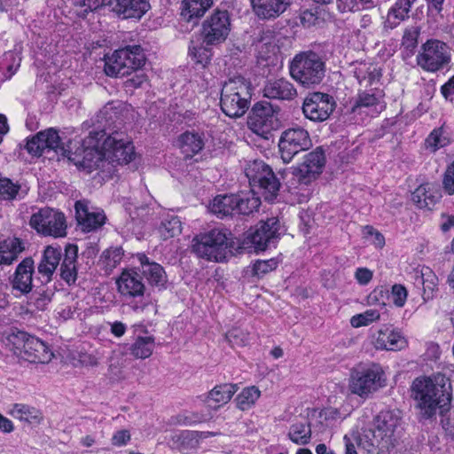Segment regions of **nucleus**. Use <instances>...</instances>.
<instances>
[{
  "mask_svg": "<svg viewBox=\"0 0 454 454\" xmlns=\"http://www.w3.org/2000/svg\"><path fill=\"white\" fill-rule=\"evenodd\" d=\"M420 33V29L418 27H411L405 29L402 44L407 50L413 51L418 45V38Z\"/></svg>",
  "mask_w": 454,
  "mask_h": 454,
  "instance_id": "nucleus-53",
  "label": "nucleus"
},
{
  "mask_svg": "<svg viewBox=\"0 0 454 454\" xmlns=\"http://www.w3.org/2000/svg\"><path fill=\"white\" fill-rule=\"evenodd\" d=\"M235 195V209L238 215H250L261 205V200L253 189L240 192Z\"/></svg>",
  "mask_w": 454,
  "mask_h": 454,
  "instance_id": "nucleus-36",
  "label": "nucleus"
},
{
  "mask_svg": "<svg viewBox=\"0 0 454 454\" xmlns=\"http://www.w3.org/2000/svg\"><path fill=\"white\" fill-rule=\"evenodd\" d=\"M442 192L436 184L424 183L411 192V200L419 209L432 210L440 202Z\"/></svg>",
  "mask_w": 454,
  "mask_h": 454,
  "instance_id": "nucleus-21",
  "label": "nucleus"
},
{
  "mask_svg": "<svg viewBox=\"0 0 454 454\" xmlns=\"http://www.w3.org/2000/svg\"><path fill=\"white\" fill-rule=\"evenodd\" d=\"M278 239L273 229H255L254 231L247 232L242 240L234 238L238 242V247L234 248L235 254L243 251L254 252L264 251L271 245H275Z\"/></svg>",
  "mask_w": 454,
  "mask_h": 454,
  "instance_id": "nucleus-18",
  "label": "nucleus"
},
{
  "mask_svg": "<svg viewBox=\"0 0 454 454\" xmlns=\"http://www.w3.org/2000/svg\"><path fill=\"white\" fill-rule=\"evenodd\" d=\"M155 340L153 335L145 332V335H137L130 345V354L137 359L149 357L154 349Z\"/></svg>",
  "mask_w": 454,
  "mask_h": 454,
  "instance_id": "nucleus-38",
  "label": "nucleus"
},
{
  "mask_svg": "<svg viewBox=\"0 0 454 454\" xmlns=\"http://www.w3.org/2000/svg\"><path fill=\"white\" fill-rule=\"evenodd\" d=\"M149 8L147 0H115L114 11L123 19H140Z\"/></svg>",
  "mask_w": 454,
  "mask_h": 454,
  "instance_id": "nucleus-29",
  "label": "nucleus"
},
{
  "mask_svg": "<svg viewBox=\"0 0 454 454\" xmlns=\"http://www.w3.org/2000/svg\"><path fill=\"white\" fill-rule=\"evenodd\" d=\"M177 143L185 157H192L199 153L205 145L203 135L193 131H186L181 134Z\"/></svg>",
  "mask_w": 454,
  "mask_h": 454,
  "instance_id": "nucleus-33",
  "label": "nucleus"
},
{
  "mask_svg": "<svg viewBox=\"0 0 454 454\" xmlns=\"http://www.w3.org/2000/svg\"><path fill=\"white\" fill-rule=\"evenodd\" d=\"M380 314L378 310L370 309L363 313L356 314L350 318V324L353 327L358 328L366 326L375 321H378Z\"/></svg>",
  "mask_w": 454,
  "mask_h": 454,
  "instance_id": "nucleus-48",
  "label": "nucleus"
},
{
  "mask_svg": "<svg viewBox=\"0 0 454 454\" xmlns=\"http://www.w3.org/2000/svg\"><path fill=\"white\" fill-rule=\"evenodd\" d=\"M235 195L225 194L216 196L208 206L209 211L218 218H224L236 215Z\"/></svg>",
  "mask_w": 454,
  "mask_h": 454,
  "instance_id": "nucleus-35",
  "label": "nucleus"
},
{
  "mask_svg": "<svg viewBox=\"0 0 454 454\" xmlns=\"http://www.w3.org/2000/svg\"><path fill=\"white\" fill-rule=\"evenodd\" d=\"M365 231L364 235L368 242L380 248L385 245V238L377 229H365Z\"/></svg>",
  "mask_w": 454,
  "mask_h": 454,
  "instance_id": "nucleus-58",
  "label": "nucleus"
},
{
  "mask_svg": "<svg viewBox=\"0 0 454 454\" xmlns=\"http://www.w3.org/2000/svg\"><path fill=\"white\" fill-rule=\"evenodd\" d=\"M442 188L448 195L454 194V160L445 169L442 177Z\"/></svg>",
  "mask_w": 454,
  "mask_h": 454,
  "instance_id": "nucleus-54",
  "label": "nucleus"
},
{
  "mask_svg": "<svg viewBox=\"0 0 454 454\" xmlns=\"http://www.w3.org/2000/svg\"><path fill=\"white\" fill-rule=\"evenodd\" d=\"M231 29L230 14L227 11L215 10L202 23L203 43L218 45L223 43Z\"/></svg>",
  "mask_w": 454,
  "mask_h": 454,
  "instance_id": "nucleus-12",
  "label": "nucleus"
},
{
  "mask_svg": "<svg viewBox=\"0 0 454 454\" xmlns=\"http://www.w3.org/2000/svg\"><path fill=\"white\" fill-rule=\"evenodd\" d=\"M406 345L407 341L403 334L389 327L380 329L375 340V347L379 349L396 351L404 348Z\"/></svg>",
  "mask_w": 454,
  "mask_h": 454,
  "instance_id": "nucleus-28",
  "label": "nucleus"
},
{
  "mask_svg": "<svg viewBox=\"0 0 454 454\" xmlns=\"http://www.w3.org/2000/svg\"><path fill=\"white\" fill-rule=\"evenodd\" d=\"M335 108L333 98L328 94L314 92L307 97L302 105L306 118L313 121L327 120Z\"/></svg>",
  "mask_w": 454,
  "mask_h": 454,
  "instance_id": "nucleus-17",
  "label": "nucleus"
},
{
  "mask_svg": "<svg viewBox=\"0 0 454 454\" xmlns=\"http://www.w3.org/2000/svg\"><path fill=\"white\" fill-rule=\"evenodd\" d=\"M20 190V185L0 174V200H14Z\"/></svg>",
  "mask_w": 454,
  "mask_h": 454,
  "instance_id": "nucleus-49",
  "label": "nucleus"
},
{
  "mask_svg": "<svg viewBox=\"0 0 454 454\" xmlns=\"http://www.w3.org/2000/svg\"><path fill=\"white\" fill-rule=\"evenodd\" d=\"M123 250L121 247H111L105 250L100 255L98 266L106 275H109L122 260Z\"/></svg>",
  "mask_w": 454,
  "mask_h": 454,
  "instance_id": "nucleus-43",
  "label": "nucleus"
},
{
  "mask_svg": "<svg viewBox=\"0 0 454 454\" xmlns=\"http://www.w3.org/2000/svg\"><path fill=\"white\" fill-rule=\"evenodd\" d=\"M278 262L274 259L257 260L252 265V273L254 276L261 278L265 274L274 270L278 267Z\"/></svg>",
  "mask_w": 454,
  "mask_h": 454,
  "instance_id": "nucleus-52",
  "label": "nucleus"
},
{
  "mask_svg": "<svg viewBox=\"0 0 454 454\" xmlns=\"http://www.w3.org/2000/svg\"><path fill=\"white\" fill-rule=\"evenodd\" d=\"M289 74L299 84L305 88L318 85L325 77V63L312 51L296 54L289 62Z\"/></svg>",
  "mask_w": 454,
  "mask_h": 454,
  "instance_id": "nucleus-5",
  "label": "nucleus"
},
{
  "mask_svg": "<svg viewBox=\"0 0 454 454\" xmlns=\"http://www.w3.org/2000/svg\"><path fill=\"white\" fill-rule=\"evenodd\" d=\"M416 0H396L387 12V24L390 28L395 27L401 21L409 18V13Z\"/></svg>",
  "mask_w": 454,
  "mask_h": 454,
  "instance_id": "nucleus-39",
  "label": "nucleus"
},
{
  "mask_svg": "<svg viewBox=\"0 0 454 454\" xmlns=\"http://www.w3.org/2000/svg\"><path fill=\"white\" fill-rule=\"evenodd\" d=\"M25 250V245L19 238H9L0 242V265H11Z\"/></svg>",
  "mask_w": 454,
  "mask_h": 454,
  "instance_id": "nucleus-31",
  "label": "nucleus"
},
{
  "mask_svg": "<svg viewBox=\"0 0 454 454\" xmlns=\"http://www.w3.org/2000/svg\"><path fill=\"white\" fill-rule=\"evenodd\" d=\"M354 74L359 84L364 87L372 85L380 76L376 67L366 63L359 64L355 68Z\"/></svg>",
  "mask_w": 454,
  "mask_h": 454,
  "instance_id": "nucleus-46",
  "label": "nucleus"
},
{
  "mask_svg": "<svg viewBox=\"0 0 454 454\" xmlns=\"http://www.w3.org/2000/svg\"><path fill=\"white\" fill-rule=\"evenodd\" d=\"M130 440V434L128 430L122 429L114 434L112 437V443L114 446L126 445Z\"/></svg>",
  "mask_w": 454,
  "mask_h": 454,
  "instance_id": "nucleus-60",
  "label": "nucleus"
},
{
  "mask_svg": "<svg viewBox=\"0 0 454 454\" xmlns=\"http://www.w3.org/2000/svg\"><path fill=\"white\" fill-rule=\"evenodd\" d=\"M106 137L104 130L90 132V135L82 141V144L74 153L67 149L65 157H68L74 160L75 165L91 172L94 169H104L105 154L102 148V139Z\"/></svg>",
  "mask_w": 454,
  "mask_h": 454,
  "instance_id": "nucleus-7",
  "label": "nucleus"
},
{
  "mask_svg": "<svg viewBox=\"0 0 454 454\" xmlns=\"http://www.w3.org/2000/svg\"><path fill=\"white\" fill-rule=\"evenodd\" d=\"M77 246L69 244L66 247L65 256L60 265V276L68 285L74 284L77 279Z\"/></svg>",
  "mask_w": 454,
  "mask_h": 454,
  "instance_id": "nucleus-30",
  "label": "nucleus"
},
{
  "mask_svg": "<svg viewBox=\"0 0 454 454\" xmlns=\"http://www.w3.org/2000/svg\"><path fill=\"white\" fill-rule=\"evenodd\" d=\"M115 283L117 291L126 299L141 297L145 291L142 278L134 269L123 270Z\"/></svg>",
  "mask_w": 454,
  "mask_h": 454,
  "instance_id": "nucleus-19",
  "label": "nucleus"
},
{
  "mask_svg": "<svg viewBox=\"0 0 454 454\" xmlns=\"http://www.w3.org/2000/svg\"><path fill=\"white\" fill-rule=\"evenodd\" d=\"M451 61L450 46L438 39H428L416 56L417 65L426 72L435 73L447 67Z\"/></svg>",
  "mask_w": 454,
  "mask_h": 454,
  "instance_id": "nucleus-9",
  "label": "nucleus"
},
{
  "mask_svg": "<svg viewBox=\"0 0 454 454\" xmlns=\"http://www.w3.org/2000/svg\"><path fill=\"white\" fill-rule=\"evenodd\" d=\"M442 425L446 433L454 437V411H450L448 414L442 415Z\"/></svg>",
  "mask_w": 454,
  "mask_h": 454,
  "instance_id": "nucleus-61",
  "label": "nucleus"
},
{
  "mask_svg": "<svg viewBox=\"0 0 454 454\" xmlns=\"http://www.w3.org/2000/svg\"><path fill=\"white\" fill-rule=\"evenodd\" d=\"M126 53L120 50H116L111 56L105 59V73L108 76L118 77L126 76L129 73L122 60L126 58Z\"/></svg>",
  "mask_w": 454,
  "mask_h": 454,
  "instance_id": "nucleus-40",
  "label": "nucleus"
},
{
  "mask_svg": "<svg viewBox=\"0 0 454 454\" xmlns=\"http://www.w3.org/2000/svg\"><path fill=\"white\" fill-rule=\"evenodd\" d=\"M102 148L105 154V164H127L134 156V146L125 135L114 132L102 139Z\"/></svg>",
  "mask_w": 454,
  "mask_h": 454,
  "instance_id": "nucleus-11",
  "label": "nucleus"
},
{
  "mask_svg": "<svg viewBox=\"0 0 454 454\" xmlns=\"http://www.w3.org/2000/svg\"><path fill=\"white\" fill-rule=\"evenodd\" d=\"M387 379L383 369L379 364L354 371L349 380V390L360 397H367L386 386Z\"/></svg>",
  "mask_w": 454,
  "mask_h": 454,
  "instance_id": "nucleus-10",
  "label": "nucleus"
},
{
  "mask_svg": "<svg viewBox=\"0 0 454 454\" xmlns=\"http://www.w3.org/2000/svg\"><path fill=\"white\" fill-rule=\"evenodd\" d=\"M26 149L33 156H41L43 153L54 152L57 154L66 155L67 149L61 140L59 131L53 128L38 132L27 139Z\"/></svg>",
  "mask_w": 454,
  "mask_h": 454,
  "instance_id": "nucleus-14",
  "label": "nucleus"
},
{
  "mask_svg": "<svg viewBox=\"0 0 454 454\" xmlns=\"http://www.w3.org/2000/svg\"><path fill=\"white\" fill-rule=\"evenodd\" d=\"M137 260L140 263V271L152 286L162 287L167 283V275L163 267L151 261L146 254L138 253L136 254Z\"/></svg>",
  "mask_w": 454,
  "mask_h": 454,
  "instance_id": "nucleus-23",
  "label": "nucleus"
},
{
  "mask_svg": "<svg viewBox=\"0 0 454 454\" xmlns=\"http://www.w3.org/2000/svg\"><path fill=\"white\" fill-rule=\"evenodd\" d=\"M325 164V152L321 147H317L306 154L300 164L292 168V173L300 184H309L323 172Z\"/></svg>",
  "mask_w": 454,
  "mask_h": 454,
  "instance_id": "nucleus-16",
  "label": "nucleus"
},
{
  "mask_svg": "<svg viewBox=\"0 0 454 454\" xmlns=\"http://www.w3.org/2000/svg\"><path fill=\"white\" fill-rule=\"evenodd\" d=\"M380 98V92L359 91L352 106V112H356L361 108H369L372 113L378 114L385 108Z\"/></svg>",
  "mask_w": 454,
  "mask_h": 454,
  "instance_id": "nucleus-37",
  "label": "nucleus"
},
{
  "mask_svg": "<svg viewBox=\"0 0 454 454\" xmlns=\"http://www.w3.org/2000/svg\"><path fill=\"white\" fill-rule=\"evenodd\" d=\"M75 218L82 227H102L106 223L103 209L92 207L87 200H78L74 204Z\"/></svg>",
  "mask_w": 454,
  "mask_h": 454,
  "instance_id": "nucleus-20",
  "label": "nucleus"
},
{
  "mask_svg": "<svg viewBox=\"0 0 454 454\" xmlns=\"http://www.w3.org/2000/svg\"><path fill=\"white\" fill-rule=\"evenodd\" d=\"M390 297L394 304L401 308L406 302L407 290L403 286L395 284L392 286Z\"/></svg>",
  "mask_w": 454,
  "mask_h": 454,
  "instance_id": "nucleus-55",
  "label": "nucleus"
},
{
  "mask_svg": "<svg viewBox=\"0 0 454 454\" xmlns=\"http://www.w3.org/2000/svg\"><path fill=\"white\" fill-rule=\"evenodd\" d=\"M336 4L340 12H355L359 9L356 0H336Z\"/></svg>",
  "mask_w": 454,
  "mask_h": 454,
  "instance_id": "nucleus-63",
  "label": "nucleus"
},
{
  "mask_svg": "<svg viewBox=\"0 0 454 454\" xmlns=\"http://www.w3.org/2000/svg\"><path fill=\"white\" fill-rule=\"evenodd\" d=\"M441 93L447 100H452L454 96V75L451 76L442 87Z\"/></svg>",
  "mask_w": 454,
  "mask_h": 454,
  "instance_id": "nucleus-64",
  "label": "nucleus"
},
{
  "mask_svg": "<svg viewBox=\"0 0 454 454\" xmlns=\"http://www.w3.org/2000/svg\"><path fill=\"white\" fill-rule=\"evenodd\" d=\"M252 97L251 82L238 76L224 82L221 92V109L231 118L241 117L250 106Z\"/></svg>",
  "mask_w": 454,
  "mask_h": 454,
  "instance_id": "nucleus-4",
  "label": "nucleus"
},
{
  "mask_svg": "<svg viewBox=\"0 0 454 454\" xmlns=\"http://www.w3.org/2000/svg\"><path fill=\"white\" fill-rule=\"evenodd\" d=\"M207 46L208 45L207 44H200L198 46H191L189 48L192 59L196 64L200 65L202 67H205L211 59V51Z\"/></svg>",
  "mask_w": 454,
  "mask_h": 454,
  "instance_id": "nucleus-50",
  "label": "nucleus"
},
{
  "mask_svg": "<svg viewBox=\"0 0 454 454\" xmlns=\"http://www.w3.org/2000/svg\"><path fill=\"white\" fill-rule=\"evenodd\" d=\"M411 396L417 402V407L423 418H432L438 409L442 414L450 403V380L442 374L433 378H417L411 386Z\"/></svg>",
  "mask_w": 454,
  "mask_h": 454,
  "instance_id": "nucleus-2",
  "label": "nucleus"
},
{
  "mask_svg": "<svg viewBox=\"0 0 454 454\" xmlns=\"http://www.w3.org/2000/svg\"><path fill=\"white\" fill-rule=\"evenodd\" d=\"M373 272L367 268H357L355 272V278L362 286L367 285L372 278Z\"/></svg>",
  "mask_w": 454,
  "mask_h": 454,
  "instance_id": "nucleus-59",
  "label": "nucleus"
},
{
  "mask_svg": "<svg viewBox=\"0 0 454 454\" xmlns=\"http://www.w3.org/2000/svg\"><path fill=\"white\" fill-rule=\"evenodd\" d=\"M202 420L198 415L194 413H182L178 414L175 417H172L170 419V424L172 425H182V426H191L194 423L200 422Z\"/></svg>",
  "mask_w": 454,
  "mask_h": 454,
  "instance_id": "nucleus-56",
  "label": "nucleus"
},
{
  "mask_svg": "<svg viewBox=\"0 0 454 454\" xmlns=\"http://www.w3.org/2000/svg\"><path fill=\"white\" fill-rule=\"evenodd\" d=\"M190 439L189 431H178L172 433L168 444L172 449H181Z\"/></svg>",
  "mask_w": 454,
  "mask_h": 454,
  "instance_id": "nucleus-57",
  "label": "nucleus"
},
{
  "mask_svg": "<svg viewBox=\"0 0 454 454\" xmlns=\"http://www.w3.org/2000/svg\"><path fill=\"white\" fill-rule=\"evenodd\" d=\"M31 227H67L62 212L51 207H42L33 213L30 218Z\"/></svg>",
  "mask_w": 454,
  "mask_h": 454,
  "instance_id": "nucleus-25",
  "label": "nucleus"
},
{
  "mask_svg": "<svg viewBox=\"0 0 454 454\" xmlns=\"http://www.w3.org/2000/svg\"><path fill=\"white\" fill-rule=\"evenodd\" d=\"M254 13L262 20L275 19L282 14L291 0H251Z\"/></svg>",
  "mask_w": 454,
  "mask_h": 454,
  "instance_id": "nucleus-26",
  "label": "nucleus"
},
{
  "mask_svg": "<svg viewBox=\"0 0 454 454\" xmlns=\"http://www.w3.org/2000/svg\"><path fill=\"white\" fill-rule=\"evenodd\" d=\"M263 95L268 98L292 100L297 95L294 84L286 78L270 80L264 85Z\"/></svg>",
  "mask_w": 454,
  "mask_h": 454,
  "instance_id": "nucleus-24",
  "label": "nucleus"
},
{
  "mask_svg": "<svg viewBox=\"0 0 454 454\" xmlns=\"http://www.w3.org/2000/svg\"><path fill=\"white\" fill-rule=\"evenodd\" d=\"M278 107L273 106L269 102H257L252 108L249 124L254 132L266 135L272 129L279 127Z\"/></svg>",
  "mask_w": 454,
  "mask_h": 454,
  "instance_id": "nucleus-15",
  "label": "nucleus"
},
{
  "mask_svg": "<svg viewBox=\"0 0 454 454\" xmlns=\"http://www.w3.org/2000/svg\"><path fill=\"white\" fill-rule=\"evenodd\" d=\"M415 284L423 286V297L429 300L438 286V278L435 273L427 266L415 270Z\"/></svg>",
  "mask_w": 454,
  "mask_h": 454,
  "instance_id": "nucleus-32",
  "label": "nucleus"
},
{
  "mask_svg": "<svg viewBox=\"0 0 454 454\" xmlns=\"http://www.w3.org/2000/svg\"><path fill=\"white\" fill-rule=\"evenodd\" d=\"M237 244L234 238L228 236L223 229H210L192 239V250L200 258L220 262L229 254H235Z\"/></svg>",
  "mask_w": 454,
  "mask_h": 454,
  "instance_id": "nucleus-3",
  "label": "nucleus"
},
{
  "mask_svg": "<svg viewBox=\"0 0 454 454\" xmlns=\"http://www.w3.org/2000/svg\"><path fill=\"white\" fill-rule=\"evenodd\" d=\"M4 344L22 361L47 364L53 357V353L44 342L25 332L19 331L8 334Z\"/></svg>",
  "mask_w": 454,
  "mask_h": 454,
  "instance_id": "nucleus-6",
  "label": "nucleus"
},
{
  "mask_svg": "<svg viewBox=\"0 0 454 454\" xmlns=\"http://www.w3.org/2000/svg\"><path fill=\"white\" fill-rule=\"evenodd\" d=\"M261 395L256 387L244 388L236 397L237 407L241 411L249 410Z\"/></svg>",
  "mask_w": 454,
  "mask_h": 454,
  "instance_id": "nucleus-47",
  "label": "nucleus"
},
{
  "mask_svg": "<svg viewBox=\"0 0 454 454\" xmlns=\"http://www.w3.org/2000/svg\"><path fill=\"white\" fill-rule=\"evenodd\" d=\"M213 0H183L181 15L188 21L204 15Z\"/></svg>",
  "mask_w": 454,
  "mask_h": 454,
  "instance_id": "nucleus-41",
  "label": "nucleus"
},
{
  "mask_svg": "<svg viewBox=\"0 0 454 454\" xmlns=\"http://www.w3.org/2000/svg\"><path fill=\"white\" fill-rule=\"evenodd\" d=\"M119 50L126 53V58L122 59V60L129 74L132 71L139 69L145 64V57L140 45H129Z\"/></svg>",
  "mask_w": 454,
  "mask_h": 454,
  "instance_id": "nucleus-42",
  "label": "nucleus"
},
{
  "mask_svg": "<svg viewBox=\"0 0 454 454\" xmlns=\"http://www.w3.org/2000/svg\"><path fill=\"white\" fill-rule=\"evenodd\" d=\"M288 438L298 445L308 444L311 438L310 424L307 421L292 424L289 427Z\"/></svg>",
  "mask_w": 454,
  "mask_h": 454,
  "instance_id": "nucleus-45",
  "label": "nucleus"
},
{
  "mask_svg": "<svg viewBox=\"0 0 454 454\" xmlns=\"http://www.w3.org/2000/svg\"><path fill=\"white\" fill-rule=\"evenodd\" d=\"M35 270L32 257H26L16 267L11 284L13 290L21 294L31 292L33 287V273Z\"/></svg>",
  "mask_w": 454,
  "mask_h": 454,
  "instance_id": "nucleus-22",
  "label": "nucleus"
},
{
  "mask_svg": "<svg viewBox=\"0 0 454 454\" xmlns=\"http://www.w3.org/2000/svg\"><path fill=\"white\" fill-rule=\"evenodd\" d=\"M402 430V413L398 409L380 411L372 427L359 439V446L371 454L389 453L396 445Z\"/></svg>",
  "mask_w": 454,
  "mask_h": 454,
  "instance_id": "nucleus-1",
  "label": "nucleus"
},
{
  "mask_svg": "<svg viewBox=\"0 0 454 454\" xmlns=\"http://www.w3.org/2000/svg\"><path fill=\"white\" fill-rule=\"evenodd\" d=\"M312 142L309 132L301 127L287 129L278 140L280 157L284 162H290L301 152L309 150Z\"/></svg>",
  "mask_w": 454,
  "mask_h": 454,
  "instance_id": "nucleus-13",
  "label": "nucleus"
},
{
  "mask_svg": "<svg viewBox=\"0 0 454 454\" xmlns=\"http://www.w3.org/2000/svg\"><path fill=\"white\" fill-rule=\"evenodd\" d=\"M245 174L252 189H260L265 200L271 202L277 198L281 184L268 164L257 160L250 161Z\"/></svg>",
  "mask_w": 454,
  "mask_h": 454,
  "instance_id": "nucleus-8",
  "label": "nucleus"
},
{
  "mask_svg": "<svg viewBox=\"0 0 454 454\" xmlns=\"http://www.w3.org/2000/svg\"><path fill=\"white\" fill-rule=\"evenodd\" d=\"M61 259V251L51 246H48L43 254L42 259L37 266L38 274L42 278L43 283H49L52 280V276L59 264Z\"/></svg>",
  "mask_w": 454,
  "mask_h": 454,
  "instance_id": "nucleus-27",
  "label": "nucleus"
},
{
  "mask_svg": "<svg viewBox=\"0 0 454 454\" xmlns=\"http://www.w3.org/2000/svg\"><path fill=\"white\" fill-rule=\"evenodd\" d=\"M427 142L430 147H433L434 151L439 148L444 147L450 143L448 134L443 128L434 129L428 136Z\"/></svg>",
  "mask_w": 454,
  "mask_h": 454,
  "instance_id": "nucleus-51",
  "label": "nucleus"
},
{
  "mask_svg": "<svg viewBox=\"0 0 454 454\" xmlns=\"http://www.w3.org/2000/svg\"><path fill=\"white\" fill-rule=\"evenodd\" d=\"M238 387L233 384H223L215 386L207 395L206 403L207 406L215 409L227 403L233 395L237 392Z\"/></svg>",
  "mask_w": 454,
  "mask_h": 454,
  "instance_id": "nucleus-34",
  "label": "nucleus"
},
{
  "mask_svg": "<svg viewBox=\"0 0 454 454\" xmlns=\"http://www.w3.org/2000/svg\"><path fill=\"white\" fill-rule=\"evenodd\" d=\"M162 227H180L183 223L175 212H168L161 222Z\"/></svg>",
  "mask_w": 454,
  "mask_h": 454,
  "instance_id": "nucleus-62",
  "label": "nucleus"
},
{
  "mask_svg": "<svg viewBox=\"0 0 454 454\" xmlns=\"http://www.w3.org/2000/svg\"><path fill=\"white\" fill-rule=\"evenodd\" d=\"M8 413L14 419L28 423L39 422L41 419V413L38 410L23 403L12 404Z\"/></svg>",
  "mask_w": 454,
  "mask_h": 454,
  "instance_id": "nucleus-44",
  "label": "nucleus"
}]
</instances>
